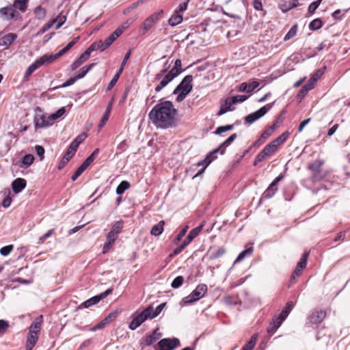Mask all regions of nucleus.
<instances>
[{
	"label": "nucleus",
	"mask_w": 350,
	"mask_h": 350,
	"mask_svg": "<svg viewBox=\"0 0 350 350\" xmlns=\"http://www.w3.org/2000/svg\"><path fill=\"white\" fill-rule=\"evenodd\" d=\"M177 110L172 102L165 100L157 104L149 112L152 123L160 129L173 126L176 120Z\"/></svg>",
	"instance_id": "obj_1"
},
{
	"label": "nucleus",
	"mask_w": 350,
	"mask_h": 350,
	"mask_svg": "<svg viewBox=\"0 0 350 350\" xmlns=\"http://www.w3.org/2000/svg\"><path fill=\"white\" fill-rule=\"evenodd\" d=\"M168 68L165 67L159 72H158L154 77V81H159V84L155 88V92H159L164 88L170 82H171L176 77L175 73L167 70Z\"/></svg>",
	"instance_id": "obj_2"
},
{
	"label": "nucleus",
	"mask_w": 350,
	"mask_h": 350,
	"mask_svg": "<svg viewBox=\"0 0 350 350\" xmlns=\"http://www.w3.org/2000/svg\"><path fill=\"white\" fill-rule=\"evenodd\" d=\"M207 291L206 284H199L188 296L184 297L182 300L185 305L191 304L201 299Z\"/></svg>",
	"instance_id": "obj_3"
},
{
	"label": "nucleus",
	"mask_w": 350,
	"mask_h": 350,
	"mask_svg": "<svg viewBox=\"0 0 350 350\" xmlns=\"http://www.w3.org/2000/svg\"><path fill=\"white\" fill-rule=\"evenodd\" d=\"M0 18L3 21H11L15 19L16 21L21 18V16L19 12L14 10L11 4L0 8Z\"/></svg>",
	"instance_id": "obj_4"
},
{
	"label": "nucleus",
	"mask_w": 350,
	"mask_h": 350,
	"mask_svg": "<svg viewBox=\"0 0 350 350\" xmlns=\"http://www.w3.org/2000/svg\"><path fill=\"white\" fill-rule=\"evenodd\" d=\"M152 319L150 315V310L146 308L142 312L136 314L132 321L129 323V328L132 330L136 329L145 321Z\"/></svg>",
	"instance_id": "obj_5"
},
{
	"label": "nucleus",
	"mask_w": 350,
	"mask_h": 350,
	"mask_svg": "<svg viewBox=\"0 0 350 350\" xmlns=\"http://www.w3.org/2000/svg\"><path fill=\"white\" fill-rule=\"evenodd\" d=\"M163 11L161 10L156 12L148 16L142 23L140 30L142 34H145L149 29H150L161 18Z\"/></svg>",
	"instance_id": "obj_6"
},
{
	"label": "nucleus",
	"mask_w": 350,
	"mask_h": 350,
	"mask_svg": "<svg viewBox=\"0 0 350 350\" xmlns=\"http://www.w3.org/2000/svg\"><path fill=\"white\" fill-rule=\"evenodd\" d=\"M278 150V147L271 142L256 156L254 165H256L258 163L270 157L271 155L275 154Z\"/></svg>",
	"instance_id": "obj_7"
},
{
	"label": "nucleus",
	"mask_w": 350,
	"mask_h": 350,
	"mask_svg": "<svg viewBox=\"0 0 350 350\" xmlns=\"http://www.w3.org/2000/svg\"><path fill=\"white\" fill-rule=\"evenodd\" d=\"M50 59L51 58L48 57V54H44L38 59L27 68L24 75L25 78L28 79V77L40 66L51 63V61Z\"/></svg>",
	"instance_id": "obj_8"
},
{
	"label": "nucleus",
	"mask_w": 350,
	"mask_h": 350,
	"mask_svg": "<svg viewBox=\"0 0 350 350\" xmlns=\"http://www.w3.org/2000/svg\"><path fill=\"white\" fill-rule=\"evenodd\" d=\"M272 106L273 104H267L260 108L256 111L247 115L245 118V122L248 124H252L261 117L264 116L267 113V111L271 109Z\"/></svg>",
	"instance_id": "obj_9"
},
{
	"label": "nucleus",
	"mask_w": 350,
	"mask_h": 350,
	"mask_svg": "<svg viewBox=\"0 0 350 350\" xmlns=\"http://www.w3.org/2000/svg\"><path fill=\"white\" fill-rule=\"evenodd\" d=\"M192 75L185 76L180 83L176 88L173 93L176 94L178 92H183L184 94H188L192 90Z\"/></svg>",
	"instance_id": "obj_10"
},
{
	"label": "nucleus",
	"mask_w": 350,
	"mask_h": 350,
	"mask_svg": "<svg viewBox=\"0 0 350 350\" xmlns=\"http://www.w3.org/2000/svg\"><path fill=\"white\" fill-rule=\"evenodd\" d=\"M221 150L220 148V147L213 150V151H211V152H209L206 156V157L204 158V160L198 162L196 165L198 167H200V166H203L202 169L199 171L195 176H198L200 174H202L205 169L206 168V167L210 165V163L214 161L216 158H217V156H216V154L220 150Z\"/></svg>",
	"instance_id": "obj_11"
},
{
	"label": "nucleus",
	"mask_w": 350,
	"mask_h": 350,
	"mask_svg": "<svg viewBox=\"0 0 350 350\" xmlns=\"http://www.w3.org/2000/svg\"><path fill=\"white\" fill-rule=\"evenodd\" d=\"M53 124L50 116L47 114L38 113L34 118V126L36 129L47 127Z\"/></svg>",
	"instance_id": "obj_12"
},
{
	"label": "nucleus",
	"mask_w": 350,
	"mask_h": 350,
	"mask_svg": "<svg viewBox=\"0 0 350 350\" xmlns=\"http://www.w3.org/2000/svg\"><path fill=\"white\" fill-rule=\"evenodd\" d=\"M160 350H173L175 347L180 345V341L178 338H164L159 342Z\"/></svg>",
	"instance_id": "obj_13"
},
{
	"label": "nucleus",
	"mask_w": 350,
	"mask_h": 350,
	"mask_svg": "<svg viewBox=\"0 0 350 350\" xmlns=\"http://www.w3.org/2000/svg\"><path fill=\"white\" fill-rule=\"evenodd\" d=\"M111 292H112V289L108 288L107 291L100 293V295H96V296L86 300L85 301H84L83 303L81 304V306L87 308L92 306H94V305L96 304L97 303H98L101 299L105 298L107 295L111 294Z\"/></svg>",
	"instance_id": "obj_14"
},
{
	"label": "nucleus",
	"mask_w": 350,
	"mask_h": 350,
	"mask_svg": "<svg viewBox=\"0 0 350 350\" xmlns=\"http://www.w3.org/2000/svg\"><path fill=\"white\" fill-rule=\"evenodd\" d=\"M131 55V51H128L126 53V55H124V59H123V60L122 62V64H121L120 69L118 70V72L113 76V79L111 80V81L108 84V86H107V90H111L115 85V84L116 83L117 81L118 80V79L120 77V74L122 73V72L124 70V66L127 63L128 59L130 58Z\"/></svg>",
	"instance_id": "obj_15"
},
{
	"label": "nucleus",
	"mask_w": 350,
	"mask_h": 350,
	"mask_svg": "<svg viewBox=\"0 0 350 350\" xmlns=\"http://www.w3.org/2000/svg\"><path fill=\"white\" fill-rule=\"evenodd\" d=\"M79 39V37H76L74 40L70 41L64 49H62L61 51H59L57 53L53 55V54H48V57L51 58V62L55 60L56 59L61 57L62 55H64L65 53H66L69 49H70L75 43L78 41Z\"/></svg>",
	"instance_id": "obj_16"
},
{
	"label": "nucleus",
	"mask_w": 350,
	"mask_h": 350,
	"mask_svg": "<svg viewBox=\"0 0 350 350\" xmlns=\"http://www.w3.org/2000/svg\"><path fill=\"white\" fill-rule=\"evenodd\" d=\"M18 36L16 33H9L0 38V46L8 49L17 39Z\"/></svg>",
	"instance_id": "obj_17"
},
{
	"label": "nucleus",
	"mask_w": 350,
	"mask_h": 350,
	"mask_svg": "<svg viewBox=\"0 0 350 350\" xmlns=\"http://www.w3.org/2000/svg\"><path fill=\"white\" fill-rule=\"evenodd\" d=\"M282 178L283 176L280 174L273 180L269 188L265 191L263 194L265 198H269L275 194L277 191V188L275 187Z\"/></svg>",
	"instance_id": "obj_18"
},
{
	"label": "nucleus",
	"mask_w": 350,
	"mask_h": 350,
	"mask_svg": "<svg viewBox=\"0 0 350 350\" xmlns=\"http://www.w3.org/2000/svg\"><path fill=\"white\" fill-rule=\"evenodd\" d=\"M326 313L323 310H316L309 317V321L313 324L319 323L325 319Z\"/></svg>",
	"instance_id": "obj_19"
},
{
	"label": "nucleus",
	"mask_w": 350,
	"mask_h": 350,
	"mask_svg": "<svg viewBox=\"0 0 350 350\" xmlns=\"http://www.w3.org/2000/svg\"><path fill=\"white\" fill-rule=\"evenodd\" d=\"M26 187V180L21 178L15 179L12 183V190L15 193H20Z\"/></svg>",
	"instance_id": "obj_20"
},
{
	"label": "nucleus",
	"mask_w": 350,
	"mask_h": 350,
	"mask_svg": "<svg viewBox=\"0 0 350 350\" xmlns=\"http://www.w3.org/2000/svg\"><path fill=\"white\" fill-rule=\"evenodd\" d=\"M90 53L87 49L84 53H83L81 56L75 61L71 65V69L75 70L78 67H79L83 62H85L90 57Z\"/></svg>",
	"instance_id": "obj_21"
},
{
	"label": "nucleus",
	"mask_w": 350,
	"mask_h": 350,
	"mask_svg": "<svg viewBox=\"0 0 350 350\" xmlns=\"http://www.w3.org/2000/svg\"><path fill=\"white\" fill-rule=\"evenodd\" d=\"M29 1V0H14L11 5L13 6L14 10H18L21 12L24 13L27 9Z\"/></svg>",
	"instance_id": "obj_22"
},
{
	"label": "nucleus",
	"mask_w": 350,
	"mask_h": 350,
	"mask_svg": "<svg viewBox=\"0 0 350 350\" xmlns=\"http://www.w3.org/2000/svg\"><path fill=\"white\" fill-rule=\"evenodd\" d=\"M233 100L230 97L226 99L224 103L221 105L220 109L217 113L218 116H221L225 113L232 110V105H234Z\"/></svg>",
	"instance_id": "obj_23"
},
{
	"label": "nucleus",
	"mask_w": 350,
	"mask_h": 350,
	"mask_svg": "<svg viewBox=\"0 0 350 350\" xmlns=\"http://www.w3.org/2000/svg\"><path fill=\"white\" fill-rule=\"evenodd\" d=\"M42 319V315H40L39 317H38L29 327V332L38 334V333L40 331Z\"/></svg>",
	"instance_id": "obj_24"
},
{
	"label": "nucleus",
	"mask_w": 350,
	"mask_h": 350,
	"mask_svg": "<svg viewBox=\"0 0 350 350\" xmlns=\"http://www.w3.org/2000/svg\"><path fill=\"white\" fill-rule=\"evenodd\" d=\"M183 21V15L177 12H174L168 20V23L172 27H175Z\"/></svg>",
	"instance_id": "obj_25"
},
{
	"label": "nucleus",
	"mask_w": 350,
	"mask_h": 350,
	"mask_svg": "<svg viewBox=\"0 0 350 350\" xmlns=\"http://www.w3.org/2000/svg\"><path fill=\"white\" fill-rule=\"evenodd\" d=\"M286 317H284L281 314H280L278 317H274L273 319L272 327L269 329L268 332H274L282 325Z\"/></svg>",
	"instance_id": "obj_26"
},
{
	"label": "nucleus",
	"mask_w": 350,
	"mask_h": 350,
	"mask_svg": "<svg viewBox=\"0 0 350 350\" xmlns=\"http://www.w3.org/2000/svg\"><path fill=\"white\" fill-rule=\"evenodd\" d=\"M164 221H160L157 224L152 226L150 234L153 236H159L162 234L164 230Z\"/></svg>",
	"instance_id": "obj_27"
},
{
	"label": "nucleus",
	"mask_w": 350,
	"mask_h": 350,
	"mask_svg": "<svg viewBox=\"0 0 350 350\" xmlns=\"http://www.w3.org/2000/svg\"><path fill=\"white\" fill-rule=\"evenodd\" d=\"M106 49L107 48L106 46H105L104 42L102 40H99L92 44L90 46L88 49V50L91 53L94 51L99 50L100 51H103Z\"/></svg>",
	"instance_id": "obj_28"
},
{
	"label": "nucleus",
	"mask_w": 350,
	"mask_h": 350,
	"mask_svg": "<svg viewBox=\"0 0 350 350\" xmlns=\"http://www.w3.org/2000/svg\"><path fill=\"white\" fill-rule=\"evenodd\" d=\"M165 306V303H162L159 304L156 308H154L152 306H149L148 308V310H150V315L152 317V319L155 318L157 317L161 311L163 310V308Z\"/></svg>",
	"instance_id": "obj_29"
},
{
	"label": "nucleus",
	"mask_w": 350,
	"mask_h": 350,
	"mask_svg": "<svg viewBox=\"0 0 350 350\" xmlns=\"http://www.w3.org/2000/svg\"><path fill=\"white\" fill-rule=\"evenodd\" d=\"M204 222H203L200 226L193 228L189 232V234L186 238L188 240V241L191 242L195 237H196L199 234V233L202 231L204 227Z\"/></svg>",
	"instance_id": "obj_30"
},
{
	"label": "nucleus",
	"mask_w": 350,
	"mask_h": 350,
	"mask_svg": "<svg viewBox=\"0 0 350 350\" xmlns=\"http://www.w3.org/2000/svg\"><path fill=\"white\" fill-rule=\"evenodd\" d=\"M258 334H254L249 340L241 349V350H252L256 345L257 341Z\"/></svg>",
	"instance_id": "obj_31"
},
{
	"label": "nucleus",
	"mask_w": 350,
	"mask_h": 350,
	"mask_svg": "<svg viewBox=\"0 0 350 350\" xmlns=\"http://www.w3.org/2000/svg\"><path fill=\"white\" fill-rule=\"evenodd\" d=\"M36 18L38 20H42L46 17V11L45 8H42L41 5L36 7L33 12Z\"/></svg>",
	"instance_id": "obj_32"
},
{
	"label": "nucleus",
	"mask_w": 350,
	"mask_h": 350,
	"mask_svg": "<svg viewBox=\"0 0 350 350\" xmlns=\"http://www.w3.org/2000/svg\"><path fill=\"white\" fill-rule=\"evenodd\" d=\"M253 248L252 247L242 251L237 256V259L234 261V263L242 261L246 256H251Z\"/></svg>",
	"instance_id": "obj_33"
},
{
	"label": "nucleus",
	"mask_w": 350,
	"mask_h": 350,
	"mask_svg": "<svg viewBox=\"0 0 350 350\" xmlns=\"http://www.w3.org/2000/svg\"><path fill=\"white\" fill-rule=\"evenodd\" d=\"M87 135L85 133H82L78 135L70 144V146L75 148L76 150L79 147V144L83 142L86 138Z\"/></svg>",
	"instance_id": "obj_34"
},
{
	"label": "nucleus",
	"mask_w": 350,
	"mask_h": 350,
	"mask_svg": "<svg viewBox=\"0 0 350 350\" xmlns=\"http://www.w3.org/2000/svg\"><path fill=\"white\" fill-rule=\"evenodd\" d=\"M289 133L288 132H285L282 133L281 135L275 139H274L273 143L275 144L278 148L281 146L288 137Z\"/></svg>",
	"instance_id": "obj_35"
},
{
	"label": "nucleus",
	"mask_w": 350,
	"mask_h": 350,
	"mask_svg": "<svg viewBox=\"0 0 350 350\" xmlns=\"http://www.w3.org/2000/svg\"><path fill=\"white\" fill-rule=\"evenodd\" d=\"M159 338V334H157V332L154 331V333L151 335L146 336L145 338V342L147 346H149L156 342Z\"/></svg>",
	"instance_id": "obj_36"
},
{
	"label": "nucleus",
	"mask_w": 350,
	"mask_h": 350,
	"mask_svg": "<svg viewBox=\"0 0 350 350\" xmlns=\"http://www.w3.org/2000/svg\"><path fill=\"white\" fill-rule=\"evenodd\" d=\"M236 138L237 134L233 133L225 142L221 144L219 146L220 148L221 149V154L224 153L225 148L228 146Z\"/></svg>",
	"instance_id": "obj_37"
},
{
	"label": "nucleus",
	"mask_w": 350,
	"mask_h": 350,
	"mask_svg": "<svg viewBox=\"0 0 350 350\" xmlns=\"http://www.w3.org/2000/svg\"><path fill=\"white\" fill-rule=\"evenodd\" d=\"M94 65L95 64H90L81 68L79 70L78 75H77V78L79 79L83 78L93 68Z\"/></svg>",
	"instance_id": "obj_38"
},
{
	"label": "nucleus",
	"mask_w": 350,
	"mask_h": 350,
	"mask_svg": "<svg viewBox=\"0 0 350 350\" xmlns=\"http://www.w3.org/2000/svg\"><path fill=\"white\" fill-rule=\"evenodd\" d=\"M130 187V183L127 181H122L116 188V193L122 194L126 189Z\"/></svg>",
	"instance_id": "obj_39"
},
{
	"label": "nucleus",
	"mask_w": 350,
	"mask_h": 350,
	"mask_svg": "<svg viewBox=\"0 0 350 350\" xmlns=\"http://www.w3.org/2000/svg\"><path fill=\"white\" fill-rule=\"evenodd\" d=\"M297 25H293L291 27V28L289 29V31H288V33L285 35V36L284 38V40L286 41V40H288L293 38V37H295V35L297 34Z\"/></svg>",
	"instance_id": "obj_40"
},
{
	"label": "nucleus",
	"mask_w": 350,
	"mask_h": 350,
	"mask_svg": "<svg viewBox=\"0 0 350 350\" xmlns=\"http://www.w3.org/2000/svg\"><path fill=\"white\" fill-rule=\"evenodd\" d=\"M181 66L182 64L180 59H177L174 62V67L170 71L175 73L174 75L177 77L182 71Z\"/></svg>",
	"instance_id": "obj_41"
},
{
	"label": "nucleus",
	"mask_w": 350,
	"mask_h": 350,
	"mask_svg": "<svg viewBox=\"0 0 350 350\" xmlns=\"http://www.w3.org/2000/svg\"><path fill=\"white\" fill-rule=\"evenodd\" d=\"M34 157L31 154H25L23 158V164L25 167H29L33 162Z\"/></svg>",
	"instance_id": "obj_42"
},
{
	"label": "nucleus",
	"mask_w": 350,
	"mask_h": 350,
	"mask_svg": "<svg viewBox=\"0 0 350 350\" xmlns=\"http://www.w3.org/2000/svg\"><path fill=\"white\" fill-rule=\"evenodd\" d=\"M123 228V221H118L112 226L111 232H113L116 234H118Z\"/></svg>",
	"instance_id": "obj_43"
},
{
	"label": "nucleus",
	"mask_w": 350,
	"mask_h": 350,
	"mask_svg": "<svg viewBox=\"0 0 350 350\" xmlns=\"http://www.w3.org/2000/svg\"><path fill=\"white\" fill-rule=\"evenodd\" d=\"M110 111H111V104H109L108 105L105 114L103 115L102 119L100 120V121L98 124V126L100 128H102L105 124L106 122L108 120Z\"/></svg>",
	"instance_id": "obj_44"
},
{
	"label": "nucleus",
	"mask_w": 350,
	"mask_h": 350,
	"mask_svg": "<svg viewBox=\"0 0 350 350\" xmlns=\"http://www.w3.org/2000/svg\"><path fill=\"white\" fill-rule=\"evenodd\" d=\"M38 334H36L35 333H31L29 332L27 339V344L36 345V342L38 340Z\"/></svg>",
	"instance_id": "obj_45"
},
{
	"label": "nucleus",
	"mask_w": 350,
	"mask_h": 350,
	"mask_svg": "<svg viewBox=\"0 0 350 350\" xmlns=\"http://www.w3.org/2000/svg\"><path fill=\"white\" fill-rule=\"evenodd\" d=\"M65 112H66L65 108L62 107V108L59 109L56 112L52 113L51 115H49L52 122L53 123V122L55 120L62 117L65 113Z\"/></svg>",
	"instance_id": "obj_46"
},
{
	"label": "nucleus",
	"mask_w": 350,
	"mask_h": 350,
	"mask_svg": "<svg viewBox=\"0 0 350 350\" xmlns=\"http://www.w3.org/2000/svg\"><path fill=\"white\" fill-rule=\"evenodd\" d=\"M66 16L59 14L55 18L53 19L51 21H54V24L55 23H57L56 29H59L63 25V24L66 22Z\"/></svg>",
	"instance_id": "obj_47"
},
{
	"label": "nucleus",
	"mask_w": 350,
	"mask_h": 350,
	"mask_svg": "<svg viewBox=\"0 0 350 350\" xmlns=\"http://www.w3.org/2000/svg\"><path fill=\"white\" fill-rule=\"evenodd\" d=\"M273 133V126H269L260 135L259 138V141L260 140H266L269 137H270Z\"/></svg>",
	"instance_id": "obj_48"
},
{
	"label": "nucleus",
	"mask_w": 350,
	"mask_h": 350,
	"mask_svg": "<svg viewBox=\"0 0 350 350\" xmlns=\"http://www.w3.org/2000/svg\"><path fill=\"white\" fill-rule=\"evenodd\" d=\"M322 27V22L320 19L317 18L313 20L309 24V27L312 30H317Z\"/></svg>",
	"instance_id": "obj_49"
},
{
	"label": "nucleus",
	"mask_w": 350,
	"mask_h": 350,
	"mask_svg": "<svg viewBox=\"0 0 350 350\" xmlns=\"http://www.w3.org/2000/svg\"><path fill=\"white\" fill-rule=\"evenodd\" d=\"M54 25V21H50L47 23H46L42 28L40 29V30L37 32L36 36H41L44 33H45L46 31L50 29L52 26Z\"/></svg>",
	"instance_id": "obj_50"
},
{
	"label": "nucleus",
	"mask_w": 350,
	"mask_h": 350,
	"mask_svg": "<svg viewBox=\"0 0 350 350\" xmlns=\"http://www.w3.org/2000/svg\"><path fill=\"white\" fill-rule=\"evenodd\" d=\"M308 256V253L305 252L303 254V256H302L301 258L300 259V260L299 261V262L297 263V267L301 268V269H304L306 267V264H307Z\"/></svg>",
	"instance_id": "obj_51"
},
{
	"label": "nucleus",
	"mask_w": 350,
	"mask_h": 350,
	"mask_svg": "<svg viewBox=\"0 0 350 350\" xmlns=\"http://www.w3.org/2000/svg\"><path fill=\"white\" fill-rule=\"evenodd\" d=\"M183 281L184 278L183 276H178L173 280L171 286L174 288H177L183 284Z\"/></svg>",
	"instance_id": "obj_52"
},
{
	"label": "nucleus",
	"mask_w": 350,
	"mask_h": 350,
	"mask_svg": "<svg viewBox=\"0 0 350 350\" xmlns=\"http://www.w3.org/2000/svg\"><path fill=\"white\" fill-rule=\"evenodd\" d=\"M55 232L54 229H51L48 232H46L44 234L40 237L38 239V244H42L45 241V240L49 238L53 233Z\"/></svg>",
	"instance_id": "obj_53"
},
{
	"label": "nucleus",
	"mask_w": 350,
	"mask_h": 350,
	"mask_svg": "<svg viewBox=\"0 0 350 350\" xmlns=\"http://www.w3.org/2000/svg\"><path fill=\"white\" fill-rule=\"evenodd\" d=\"M232 128H233L232 125H226V126H219L216 129L215 133L219 135V134H221L222 133L232 130Z\"/></svg>",
	"instance_id": "obj_54"
},
{
	"label": "nucleus",
	"mask_w": 350,
	"mask_h": 350,
	"mask_svg": "<svg viewBox=\"0 0 350 350\" xmlns=\"http://www.w3.org/2000/svg\"><path fill=\"white\" fill-rule=\"evenodd\" d=\"M12 250H13V245H9L1 247L0 250V254L3 256H6L12 251Z\"/></svg>",
	"instance_id": "obj_55"
},
{
	"label": "nucleus",
	"mask_w": 350,
	"mask_h": 350,
	"mask_svg": "<svg viewBox=\"0 0 350 350\" xmlns=\"http://www.w3.org/2000/svg\"><path fill=\"white\" fill-rule=\"evenodd\" d=\"M231 99L233 100V103L234 104H237V103H243L244 102L245 100H246L248 98V96H245V95H237V96H232V97H230Z\"/></svg>",
	"instance_id": "obj_56"
},
{
	"label": "nucleus",
	"mask_w": 350,
	"mask_h": 350,
	"mask_svg": "<svg viewBox=\"0 0 350 350\" xmlns=\"http://www.w3.org/2000/svg\"><path fill=\"white\" fill-rule=\"evenodd\" d=\"M76 151L77 150L75 148H74L71 146H69L64 157L67 158L70 161V159L73 157Z\"/></svg>",
	"instance_id": "obj_57"
},
{
	"label": "nucleus",
	"mask_w": 350,
	"mask_h": 350,
	"mask_svg": "<svg viewBox=\"0 0 350 350\" xmlns=\"http://www.w3.org/2000/svg\"><path fill=\"white\" fill-rule=\"evenodd\" d=\"M225 252H226V250L223 247H220L216 252H213L211 254V258H217L221 256L222 255H224L225 254Z\"/></svg>",
	"instance_id": "obj_58"
},
{
	"label": "nucleus",
	"mask_w": 350,
	"mask_h": 350,
	"mask_svg": "<svg viewBox=\"0 0 350 350\" xmlns=\"http://www.w3.org/2000/svg\"><path fill=\"white\" fill-rule=\"evenodd\" d=\"M35 150L36 154L40 157V160L44 158V149L42 146L37 145L35 146Z\"/></svg>",
	"instance_id": "obj_59"
},
{
	"label": "nucleus",
	"mask_w": 350,
	"mask_h": 350,
	"mask_svg": "<svg viewBox=\"0 0 350 350\" xmlns=\"http://www.w3.org/2000/svg\"><path fill=\"white\" fill-rule=\"evenodd\" d=\"M118 235L114 234L113 232H109L107 234V242L109 243V244H113L114 241L117 239Z\"/></svg>",
	"instance_id": "obj_60"
},
{
	"label": "nucleus",
	"mask_w": 350,
	"mask_h": 350,
	"mask_svg": "<svg viewBox=\"0 0 350 350\" xmlns=\"http://www.w3.org/2000/svg\"><path fill=\"white\" fill-rule=\"evenodd\" d=\"M321 3V0L318 1H314V2H312V3L310 4L309 7H308V12L310 13H314V11L317 9V8L319 7V4Z\"/></svg>",
	"instance_id": "obj_61"
},
{
	"label": "nucleus",
	"mask_w": 350,
	"mask_h": 350,
	"mask_svg": "<svg viewBox=\"0 0 350 350\" xmlns=\"http://www.w3.org/2000/svg\"><path fill=\"white\" fill-rule=\"evenodd\" d=\"M296 4L295 3H290L288 5H280V8L283 12H286L290 10L293 8L295 7Z\"/></svg>",
	"instance_id": "obj_62"
},
{
	"label": "nucleus",
	"mask_w": 350,
	"mask_h": 350,
	"mask_svg": "<svg viewBox=\"0 0 350 350\" xmlns=\"http://www.w3.org/2000/svg\"><path fill=\"white\" fill-rule=\"evenodd\" d=\"M259 83L256 81H254L252 83H247L248 93H252L256 88L259 86Z\"/></svg>",
	"instance_id": "obj_63"
},
{
	"label": "nucleus",
	"mask_w": 350,
	"mask_h": 350,
	"mask_svg": "<svg viewBox=\"0 0 350 350\" xmlns=\"http://www.w3.org/2000/svg\"><path fill=\"white\" fill-rule=\"evenodd\" d=\"M188 228H189V226H187L181 230V231L176 236V241H180L183 239V237L185 235Z\"/></svg>",
	"instance_id": "obj_64"
}]
</instances>
